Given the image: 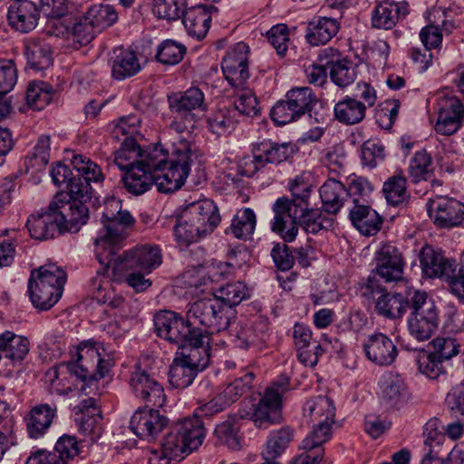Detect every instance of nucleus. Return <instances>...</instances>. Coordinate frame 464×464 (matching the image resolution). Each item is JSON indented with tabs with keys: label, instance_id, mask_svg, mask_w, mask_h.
<instances>
[{
	"label": "nucleus",
	"instance_id": "62",
	"mask_svg": "<svg viewBox=\"0 0 464 464\" xmlns=\"http://www.w3.org/2000/svg\"><path fill=\"white\" fill-rule=\"evenodd\" d=\"M433 355L442 362L450 360L461 352V344L454 338L437 337L430 343Z\"/></svg>",
	"mask_w": 464,
	"mask_h": 464
},
{
	"label": "nucleus",
	"instance_id": "47",
	"mask_svg": "<svg viewBox=\"0 0 464 464\" xmlns=\"http://www.w3.org/2000/svg\"><path fill=\"white\" fill-rule=\"evenodd\" d=\"M285 99L301 117L311 111L316 102V97L309 87H296L286 92Z\"/></svg>",
	"mask_w": 464,
	"mask_h": 464
},
{
	"label": "nucleus",
	"instance_id": "6",
	"mask_svg": "<svg viewBox=\"0 0 464 464\" xmlns=\"http://www.w3.org/2000/svg\"><path fill=\"white\" fill-rule=\"evenodd\" d=\"M87 347L86 342H82L72 354V359L66 362L69 372V386L67 392L69 399L75 404L72 411L75 414V422L79 432L85 433L84 411L87 410V361L82 354V351Z\"/></svg>",
	"mask_w": 464,
	"mask_h": 464
},
{
	"label": "nucleus",
	"instance_id": "51",
	"mask_svg": "<svg viewBox=\"0 0 464 464\" xmlns=\"http://www.w3.org/2000/svg\"><path fill=\"white\" fill-rule=\"evenodd\" d=\"M298 226L306 233L316 234L322 229L331 227V220L323 216L319 209H304L299 207Z\"/></svg>",
	"mask_w": 464,
	"mask_h": 464
},
{
	"label": "nucleus",
	"instance_id": "39",
	"mask_svg": "<svg viewBox=\"0 0 464 464\" xmlns=\"http://www.w3.org/2000/svg\"><path fill=\"white\" fill-rule=\"evenodd\" d=\"M141 70V65L137 53L127 49H120L115 52L112 59L111 74L116 80H123L137 74Z\"/></svg>",
	"mask_w": 464,
	"mask_h": 464
},
{
	"label": "nucleus",
	"instance_id": "15",
	"mask_svg": "<svg viewBox=\"0 0 464 464\" xmlns=\"http://www.w3.org/2000/svg\"><path fill=\"white\" fill-rule=\"evenodd\" d=\"M429 216L439 227L450 228L464 226V204L448 197L430 199Z\"/></svg>",
	"mask_w": 464,
	"mask_h": 464
},
{
	"label": "nucleus",
	"instance_id": "40",
	"mask_svg": "<svg viewBox=\"0 0 464 464\" xmlns=\"http://www.w3.org/2000/svg\"><path fill=\"white\" fill-rule=\"evenodd\" d=\"M254 148L257 152L258 160L262 161L264 166L285 161L293 153V149L288 143H276L270 140L260 142Z\"/></svg>",
	"mask_w": 464,
	"mask_h": 464
},
{
	"label": "nucleus",
	"instance_id": "44",
	"mask_svg": "<svg viewBox=\"0 0 464 464\" xmlns=\"http://www.w3.org/2000/svg\"><path fill=\"white\" fill-rule=\"evenodd\" d=\"M198 372L176 356L169 370V382L177 389L188 387L194 381Z\"/></svg>",
	"mask_w": 464,
	"mask_h": 464
},
{
	"label": "nucleus",
	"instance_id": "19",
	"mask_svg": "<svg viewBox=\"0 0 464 464\" xmlns=\"http://www.w3.org/2000/svg\"><path fill=\"white\" fill-rule=\"evenodd\" d=\"M130 385L135 396L146 403L157 408L164 405L166 395L162 385L146 371L137 369L132 372Z\"/></svg>",
	"mask_w": 464,
	"mask_h": 464
},
{
	"label": "nucleus",
	"instance_id": "16",
	"mask_svg": "<svg viewBox=\"0 0 464 464\" xmlns=\"http://www.w3.org/2000/svg\"><path fill=\"white\" fill-rule=\"evenodd\" d=\"M275 218L272 222V230L281 236L285 242H292L298 232L299 205L295 200L285 198H278L274 206Z\"/></svg>",
	"mask_w": 464,
	"mask_h": 464
},
{
	"label": "nucleus",
	"instance_id": "17",
	"mask_svg": "<svg viewBox=\"0 0 464 464\" xmlns=\"http://www.w3.org/2000/svg\"><path fill=\"white\" fill-rule=\"evenodd\" d=\"M169 420L159 411L147 406L138 409L130 418V428L140 439L152 441L168 425Z\"/></svg>",
	"mask_w": 464,
	"mask_h": 464
},
{
	"label": "nucleus",
	"instance_id": "32",
	"mask_svg": "<svg viewBox=\"0 0 464 464\" xmlns=\"http://www.w3.org/2000/svg\"><path fill=\"white\" fill-rule=\"evenodd\" d=\"M339 31L336 19L317 16L310 21L306 27L305 38L314 46L327 44Z\"/></svg>",
	"mask_w": 464,
	"mask_h": 464
},
{
	"label": "nucleus",
	"instance_id": "64",
	"mask_svg": "<svg viewBox=\"0 0 464 464\" xmlns=\"http://www.w3.org/2000/svg\"><path fill=\"white\" fill-rule=\"evenodd\" d=\"M253 380L254 373L250 372L240 378L235 379V381L229 383L223 391V396H226L227 400L230 401V404H232L251 389Z\"/></svg>",
	"mask_w": 464,
	"mask_h": 464
},
{
	"label": "nucleus",
	"instance_id": "3",
	"mask_svg": "<svg viewBox=\"0 0 464 464\" xmlns=\"http://www.w3.org/2000/svg\"><path fill=\"white\" fill-rule=\"evenodd\" d=\"M87 223V207H81L64 191L57 192L45 211L31 215L27 219L30 236L47 240L64 231L76 233Z\"/></svg>",
	"mask_w": 464,
	"mask_h": 464
},
{
	"label": "nucleus",
	"instance_id": "24",
	"mask_svg": "<svg viewBox=\"0 0 464 464\" xmlns=\"http://www.w3.org/2000/svg\"><path fill=\"white\" fill-rule=\"evenodd\" d=\"M56 416L55 403H40L33 406L24 418L29 437L32 439L43 437Z\"/></svg>",
	"mask_w": 464,
	"mask_h": 464
},
{
	"label": "nucleus",
	"instance_id": "58",
	"mask_svg": "<svg viewBox=\"0 0 464 464\" xmlns=\"http://www.w3.org/2000/svg\"><path fill=\"white\" fill-rule=\"evenodd\" d=\"M52 88L44 82H31L26 90L27 103L35 110H42L52 100Z\"/></svg>",
	"mask_w": 464,
	"mask_h": 464
},
{
	"label": "nucleus",
	"instance_id": "45",
	"mask_svg": "<svg viewBox=\"0 0 464 464\" xmlns=\"http://www.w3.org/2000/svg\"><path fill=\"white\" fill-rule=\"evenodd\" d=\"M294 438L293 430L288 427L281 428L270 433L265 451L264 459H275L288 447Z\"/></svg>",
	"mask_w": 464,
	"mask_h": 464
},
{
	"label": "nucleus",
	"instance_id": "34",
	"mask_svg": "<svg viewBox=\"0 0 464 464\" xmlns=\"http://www.w3.org/2000/svg\"><path fill=\"white\" fill-rule=\"evenodd\" d=\"M354 207L350 211V218L353 225L365 236L376 234L382 226V219L379 214L369 206L357 204L354 199Z\"/></svg>",
	"mask_w": 464,
	"mask_h": 464
},
{
	"label": "nucleus",
	"instance_id": "21",
	"mask_svg": "<svg viewBox=\"0 0 464 464\" xmlns=\"http://www.w3.org/2000/svg\"><path fill=\"white\" fill-rule=\"evenodd\" d=\"M464 119V105L455 97L440 101L435 130L441 135L450 136L457 132Z\"/></svg>",
	"mask_w": 464,
	"mask_h": 464
},
{
	"label": "nucleus",
	"instance_id": "10",
	"mask_svg": "<svg viewBox=\"0 0 464 464\" xmlns=\"http://www.w3.org/2000/svg\"><path fill=\"white\" fill-rule=\"evenodd\" d=\"M158 335L169 343H176L180 347L178 353L186 363L196 369L198 372L206 369L210 362L209 336L204 335L205 330H195L186 334L180 340H174L170 336L172 329L155 326Z\"/></svg>",
	"mask_w": 464,
	"mask_h": 464
},
{
	"label": "nucleus",
	"instance_id": "30",
	"mask_svg": "<svg viewBox=\"0 0 464 464\" xmlns=\"http://www.w3.org/2000/svg\"><path fill=\"white\" fill-rule=\"evenodd\" d=\"M331 57L330 61H327V64L331 63L330 78L332 82L341 88H344L350 85L356 79L357 70L356 65L347 60H337L334 61V57L339 56L337 50L333 48H327L322 51L320 57Z\"/></svg>",
	"mask_w": 464,
	"mask_h": 464
},
{
	"label": "nucleus",
	"instance_id": "35",
	"mask_svg": "<svg viewBox=\"0 0 464 464\" xmlns=\"http://www.w3.org/2000/svg\"><path fill=\"white\" fill-rule=\"evenodd\" d=\"M154 172L145 170L139 165H132L121 177L124 188L133 195L139 196L148 191L154 185Z\"/></svg>",
	"mask_w": 464,
	"mask_h": 464
},
{
	"label": "nucleus",
	"instance_id": "31",
	"mask_svg": "<svg viewBox=\"0 0 464 464\" xmlns=\"http://www.w3.org/2000/svg\"><path fill=\"white\" fill-rule=\"evenodd\" d=\"M420 262L423 273L429 277H444L453 272L454 261L445 258L429 246L420 250Z\"/></svg>",
	"mask_w": 464,
	"mask_h": 464
},
{
	"label": "nucleus",
	"instance_id": "18",
	"mask_svg": "<svg viewBox=\"0 0 464 464\" xmlns=\"http://www.w3.org/2000/svg\"><path fill=\"white\" fill-rule=\"evenodd\" d=\"M374 263L372 272L386 282H397L402 278L404 262L396 246L391 244L382 246L375 253Z\"/></svg>",
	"mask_w": 464,
	"mask_h": 464
},
{
	"label": "nucleus",
	"instance_id": "38",
	"mask_svg": "<svg viewBox=\"0 0 464 464\" xmlns=\"http://www.w3.org/2000/svg\"><path fill=\"white\" fill-rule=\"evenodd\" d=\"M319 192L324 210L328 214H337L343 204L344 196L347 195L344 185L335 179H328Z\"/></svg>",
	"mask_w": 464,
	"mask_h": 464
},
{
	"label": "nucleus",
	"instance_id": "36",
	"mask_svg": "<svg viewBox=\"0 0 464 464\" xmlns=\"http://www.w3.org/2000/svg\"><path fill=\"white\" fill-rule=\"evenodd\" d=\"M304 415L311 423L334 422L335 407L333 400L326 396H317L306 401Z\"/></svg>",
	"mask_w": 464,
	"mask_h": 464
},
{
	"label": "nucleus",
	"instance_id": "13",
	"mask_svg": "<svg viewBox=\"0 0 464 464\" xmlns=\"http://www.w3.org/2000/svg\"><path fill=\"white\" fill-rule=\"evenodd\" d=\"M248 46L239 42L227 51L221 63L225 79L232 87H243L249 78Z\"/></svg>",
	"mask_w": 464,
	"mask_h": 464
},
{
	"label": "nucleus",
	"instance_id": "54",
	"mask_svg": "<svg viewBox=\"0 0 464 464\" xmlns=\"http://www.w3.org/2000/svg\"><path fill=\"white\" fill-rule=\"evenodd\" d=\"M432 164L431 158L426 150L416 151L411 160L409 167V176L412 182L418 183L421 180H427L431 177Z\"/></svg>",
	"mask_w": 464,
	"mask_h": 464
},
{
	"label": "nucleus",
	"instance_id": "1",
	"mask_svg": "<svg viewBox=\"0 0 464 464\" xmlns=\"http://www.w3.org/2000/svg\"><path fill=\"white\" fill-rule=\"evenodd\" d=\"M234 311L221 303L217 295L198 298L187 305L186 319L172 311H160L154 316V326L172 329L170 336L180 340L195 330L204 335L227 330Z\"/></svg>",
	"mask_w": 464,
	"mask_h": 464
},
{
	"label": "nucleus",
	"instance_id": "14",
	"mask_svg": "<svg viewBox=\"0 0 464 464\" xmlns=\"http://www.w3.org/2000/svg\"><path fill=\"white\" fill-rule=\"evenodd\" d=\"M83 439L64 434L58 439L53 451L38 450L30 456L26 464H67L81 452Z\"/></svg>",
	"mask_w": 464,
	"mask_h": 464
},
{
	"label": "nucleus",
	"instance_id": "12",
	"mask_svg": "<svg viewBox=\"0 0 464 464\" xmlns=\"http://www.w3.org/2000/svg\"><path fill=\"white\" fill-rule=\"evenodd\" d=\"M185 225H189L191 230L179 231L184 238H199L211 233L218 225L220 218L218 208L211 200H201L190 204L181 214Z\"/></svg>",
	"mask_w": 464,
	"mask_h": 464
},
{
	"label": "nucleus",
	"instance_id": "53",
	"mask_svg": "<svg viewBox=\"0 0 464 464\" xmlns=\"http://www.w3.org/2000/svg\"><path fill=\"white\" fill-rule=\"evenodd\" d=\"M140 147L132 137H126L121 142L114 158L115 164L121 169L128 170L132 165L138 164Z\"/></svg>",
	"mask_w": 464,
	"mask_h": 464
},
{
	"label": "nucleus",
	"instance_id": "28",
	"mask_svg": "<svg viewBox=\"0 0 464 464\" xmlns=\"http://www.w3.org/2000/svg\"><path fill=\"white\" fill-rule=\"evenodd\" d=\"M89 360L95 364L93 372L89 374V390L100 394L102 391L99 382L109 374L113 364L112 358L103 345L89 339Z\"/></svg>",
	"mask_w": 464,
	"mask_h": 464
},
{
	"label": "nucleus",
	"instance_id": "56",
	"mask_svg": "<svg viewBox=\"0 0 464 464\" xmlns=\"http://www.w3.org/2000/svg\"><path fill=\"white\" fill-rule=\"evenodd\" d=\"M408 399V391L401 378L391 377L382 389V400L391 407H397Z\"/></svg>",
	"mask_w": 464,
	"mask_h": 464
},
{
	"label": "nucleus",
	"instance_id": "27",
	"mask_svg": "<svg viewBox=\"0 0 464 464\" xmlns=\"http://www.w3.org/2000/svg\"><path fill=\"white\" fill-rule=\"evenodd\" d=\"M212 12H218L212 5H198L187 9L182 22L188 34L198 40L204 38L210 27Z\"/></svg>",
	"mask_w": 464,
	"mask_h": 464
},
{
	"label": "nucleus",
	"instance_id": "49",
	"mask_svg": "<svg viewBox=\"0 0 464 464\" xmlns=\"http://www.w3.org/2000/svg\"><path fill=\"white\" fill-rule=\"evenodd\" d=\"M414 361L420 373L430 379H437L445 372L443 362L431 351H415Z\"/></svg>",
	"mask_w": 464,
	"mask_h": 464
},
{
	"label": "nucleus",
	"instance_id": "48",
	"mask_svg": "<svg viewBox=\"0 0 464 464\" xmlns=\"http://www.w3.org/2000/svg\"><path fill=\"white\" fill-rule=\"evenodd\" d=\"M234 108L240 115L246 117H256L260 113L257 98L254 92L245 85L243 87H235Z\"/></svg>",
	"mask_w": 464,
	"mask_h": 464
},
{
	"label": "nucleus",
	"instance_id": "63",
	"mask_svg": "<svg viewBox=\"0 0 464 464\" xmlns=\"http://www.w3.org/2000/svg\"><path fill=\"white\" fill-rule=\"evenodd\" d=\"M442 26L443 28L440 29L439 26L434 24H428L420 30L419 36L425 48L431 50L440 48L443 38L442 30L450 34V27L452 25L450 24H448L447 23H443Z\"/></svg>",
	"mask_w": 464,
	"mask_h": 464
},
{
	"label": "nucleus",
	"instance_id": "26",
	"mask_svg": "<svg viewBox=\"0 0 464 464\" xmlns=\"http://www.w3.org/2000/svg\"><path fill=\"white\" fill-rule=\"evenodd\" d=\"M409 14V5L406 1H383L376 5L372 12V23L379 29H392Z\"/></svg>",
	"mask_w": 464,
	"mask_h": 464
},
{
	"label": "nucleus",
	"instance_id": "25",
	"mask_svg": "<svg viewBox=\"0 0 464 464\" xmlns=\"http://www.w3.org/2000/svg\"><path fill=\"white\" fill-rule=\"evenodd\" d=\"M47 34L63 37L73 49H80L87 43V13L72 18L68 26H64L61 23H54L47 29Z\"/></svg>",
	"mask_w": 464,
	"mask_h": 464
},
{
	"label": "nucleus",
	"instance_id": "4",
	"mask_svg": "<svg viewBox=\"0 0 464 464\" xmlns=\"http://www.w3.org/2000/svg\"><path fill=\"white\" fill-rule=\"evenodd\" d=\"M65 281V272L54 264L32 271L28 292L34 306L39 310L53 307L62 296Z\"/></svg>",
	"mask_w": 464,
	"mask_h": 464
},
{
	"label": "nucleus",
	"instance_id": "52",
	"mask_svg": "<svg viewBox=\"0 0 464 464\" xmlns=\"http://www.w3.org/2000/svg\"><path fill=\"white\" fill-rule=\"evenodd\" d=\"M217 297L229 309L239 304L243 300L249 298V291L246 285L240 282L228 283L218 290Z\"/></svg>",
	"mask_w": 464,
	"mask_h": 464
},
{
	"label": "nucleus",
	"instance_id": "41",
	"mask_svg": "<svg viewBox=\"0 0 464 464\" xmlns=\"http://www.w3.org/2000/svg\"><path fill=\"white\" fill-rule=\"evenodd\" d=\"M25 56L28 65L34 71L44 70L53 63L50 44L35 39L27 44Z\"/></svg>",
	"mask_w": 464,
	"mask_h": 464
},
{
	"label": "nucleus",
	"instance_id": "22",
	"mask_svg": "<svg viewBox=\"0 0 464 464\" xmlns=\"http://www.w3.org/2000/svg\"><path fill=\"white\" fill-rule=\"evenodd\" d=\"M366 357L377 365H391L398 355L392 340L382 333H374L363 343Z\"/></svg>",
	"mask_w": 464,
	"mask_h": 464
},
{
	"label": "nucleus",
	"instance_id": "61",
	"mask_svg": "<svg viewBox=\"0 0 464 464\" xmlns=\"http://www.w3.org/2000/svg\"><path fill=\"white\" fill-rule=\"evenodd\" d=\"M334 422L312 423V430L303 440V449L312 450L328 441L332 437V425Z\"/></svg>",
	"mask_w": 464,
	"mask_h": 464
},
{
	"label": "nucleus",
	"instance_id": "37",
	"mask_svg": "<svg viewBox=\"0 0 464 464\" xmlns=\"http://www.w3.org/2000/svg\"><path fill=\"white\" fill-rule=\"evenodd\" d=\"M334 118L345 125L361 122L366 114V105L354 98L346 96L334 105Z\"/></svg>",
	"mask_w": 464,
	"mask_h": 464
},
{
	"label": "nucleus",
	"instance_id": "43",
	"mask_svg": "<svg viewBox=\"0 0 464 464\" xmlns=\"http://www.w3.org/2000/svg\"><path fill=\"white\" fill-rule=\"evenodd\" d=\"M0 341L2 343L1 353L5 358L20 361L28 353L29 342L25 337L6 331L0 334Z\"/></svg>",
	"mask_w": 464,
	"mask_h": 464
},
{
	"label": "nucleus",
	"instance_id": "57",
	"mask_svg": "<svg viewBox=\"0 0 464 464\" xmlns=\"http://www.w3.org/2000/svg\"><path fill=\"white\" fill-rule=\"evenodd\" d=\"M117 19V12L110 5H93L89 8V24L99 31L112 25Z\"/></svg>",
	"mask_w": 464,
	"mask_h": 464
},
{
	"label": "nucleus",
	"instance_id": "46",
	"mask_svg": "<svg viewBox=\"0 0 464 464\" xmlns=\"http://www.w3.org/2000/svg\"><path fill=\"white\" fill-rule=\"evenodd\" d=\"M235 111L224 107L211 113L207 119V124L209 131L217 136H224L230 133L235 126Z\"/></svg>",
	"mask_w": 464,
	"mask_h": 464
},
{
	"label": "nucleus",
	"instance_id": "55",
	"mask_svg": "<svg viewBox=\"0 0 464 464\" xmlns=\"http://www.w3.org/2000/svg\"><path fill=\"white\" fill-rule=\"evenodd\" d=\"M139 166L145 169L150 172L158 173L164 169L167 165L168 153L162 148L155 146L146 150L140 149V154L139 155Z\"/></svg>",
	"mask_w": 464,
	"mask_h": 464
},
{
	"label": "nucleus",
	"instance_id": "5",
	"mask_svg": "<svg viewBox=\"0 0 464 464\" xmlns=\"http://www.w3.org/2000/svg\"><path fill=\"white\" fill-rule=\"evenodd\" d=\"M290 377L279 375L268 386L253 410L239 412L241 419L249 418L259 428H267L268 424L277 423L282 419L281 408L283 396L291 390Z\"/></svg>",
	"mask_w": 464,
	"mask_h": 464
},
{
	"label": "nucleus",
	"instance_id": "20",
	"mask_svg": "<svg viewBox=\"0 0 464 464\" xmlns=\"http://www.w3.org/2000/svg\"><path fill=\"white\" fill-rule=\"evenodd\" d=\"M169 109L171 113L180 118H188L194 111H207L205 94L198 87H190L184 92H176L167 97Z\"/></svg>",
	"mask_w": 464,
	"mask_h": 464
},
{
	"label": "nucleus",
	"instance_id": "9",
	"mask_svg": "<svg viewBox=\"0 0 464 464\" xmlns=\"http://www.w3.org/2000/svg\"><path fill=\"white\" fill-rule=\"evenodd\" d=\"M115 250L108 264L100 263L103 273L111 266L115 274H121L129 270L150 274L161 264V256L157 246L150 245H138L121 255Z\"/></svg>",
	"mask_w": 464,
	"mask_h": 464
},
{
	"label": "nucleus",
	"instance_id": "7",
	"mask_svg": "<svg viewBox=\"0 0 464 464\" xmlns=\"http://www.w3.org/2000/svg\"><path fill=\"white\" fill-rule=\"evenodd\" d=\"M173 155L175 158L170 166L163 173L158 172L153 175L154 185L162 193H171L179 189L187 179L191 166L198 159L192 145L185 140L175 143Z\"/></svg>",
	"mask_w": 464,
	"mask_h": 464
},
{
	"label": "nucleus",
	"instance_id": "59",
	"mask_svg": "<svg viewBox=\"0 0 464 464\" xmlns=\"http://www.w3.org/2000/svg\"><path fill=\"white\" fill-rule=\"evenodd\" d=\"M382 191L389 204L395 206L403 202L407 198L405 177L392 176L383 184Z\"/></svg>",
	"mask_w": 464,
	"mask_h": 464
},
{
	"label": "nucleus",
	"instance_id": "60",
	"mask_svg": "<svg viewBox=\"0 0 464 464\" xmlns=\"http://www.w3.org/2000/svg\"><path fill=\"white\" fill-rule=\"evenodd\" d=\"M186 53V47L172 40L164 41L158 48L157 60L163 63L173 65L179 63Z\"/></svg>",
	"mask_w": 464,
	"mask_h": 464
},
{
	"label": "nucleus",
	"instance_id": "2",
	"mask_svg": "<svg viewBox=\"0 0 464 464\" xmlns=\"http://www.w3.org/2000/svg\"><path fill=\"white\" fill-rule=\"evenodd\" d=\"M89 202L94 208V218L102 225L94 240V253L99 263L108 264L115 250L124 246L129 229L136 223L134 217L122 210L121 201L114 197L102 196L89 185Z\"/></svg>",
	"mask_w": 464,
	"mask_h": 464
},
{
	"label": "nucleus",
	"instance_id": "23",
	"mask_svg": "<svg viewBox=\"0 0 464 464\" xmlns=\"http://www.w3.org/2000/svg\"><path fill=\"white\" fill-rule=\"evenodd\" d=\"M39 13L40 11L34 2L19 0L9 6L7 20L14 30L20 33H28L36 27Z\"/></svg>",
	"mask_w": 464,
	"mask_h": 464
},
{
	"label": "nucleus",
	"instance_id": "42",
	"mask_svg": "<svg viewBox=\"0 0 464 464\" xmlns=\"http://www.w3.org/2000/svg\"><path fill=\"white\" fill-rule=\"evenodd\" d=\"M256 225L255 212L245 208L239 209L234 216L229 227L230 233L237 239L247 240L251 238Z\"/></svg>",
	"mask_w": 464,
	"mask_h": 464
},
{
	"label": "nucleus",
	"instance_id": "11",
	"mask_svg": "<svg viewBox=\"0 0 464 464\" xmlns=\"http://www.w3.org/2000/svg\"><path fill=\"white\" fill-rule=\"evenodd\" d=\"M205 435L204 423L195 415L176 422L164 439L170 454L183 455L197 450L202 444Z\"/></svg>",
	"mask_w": 464,
	"mask_h": 464
},
{
	"label": "nucleus",
	"instance_id": "29",
	"mask_svg": "<svg viewBox=\"0 0 464 464\" xmlns=\"http://www.w3.org/2000/svg\"><path fill=\"white\" fill-rule=\"evenodd\" d=\"M72 165L73 170L71 172L68 192L65 193L70 197V200H75L81 207H87V161L82 155H74Z\"/></svg>",
	"mask_w": 464,
	"mask_h": 464
},
{
	"label": "nucleus",
	"instance_id": "33",
	"mask_svg": "<svg viewBox=\"0 0 464 464\" xmlns=\"http://www.w3.org/2000/svg\"><path fill=\"white\" fill-rule=\"evenodd\" d=\"M375 312L390 319L401 318L410 307L409 294L404 297L401 294L386 291L376 297Z\"/></svg>",
	"mask_w": 464,
	"mask_h": 464
},
{
	"label": "nucleus",
	"instance_id": "8",
	"mask_svg": "<svg viewBox=\"0 0 464 464\" xmlns=\"http://www.w3.org/2000/svg\"><path fill=\"white\" fill-rule=\"evenodd\" d=\"M411 314L408 318V330L413 338L422 342L430 339L438 328L439 316L434 302L428 298L426 292H409Z\"/></svg>",
	"mask_w": 464,
	"mask_h": 464
},
{
	"label": "nucleus",
	"instance_id": "50",
	"mask_svg": "<svg viewBox=\"0 0 464 464\" xmlns=\"http://www.w3.org/2000/svg\"><path fill=\"white\" fill-rule=\"evenodd\" d=\"M186 10V0H154L152 5L153 14L169 22L181 18Z\"/></svg>",
	"mask_w": 464,
	"mask_h": 464
}]
</instances>
